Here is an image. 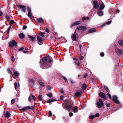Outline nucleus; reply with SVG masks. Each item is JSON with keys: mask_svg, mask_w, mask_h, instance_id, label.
Instances as JSON below:
<instances>
[{"mask_svg": "<svg viewBox=\"0 0 123 123\" xmlns=\"http://www.w3.org/2000/svg\"><path fill=\"white\" fill-rule=\"evenodd\" d=\"M63 78H64V80H65V82H68V80L67 79L64 77L63 76Z\"/></svg>", "mask_w": 123, "mask_h": 123, "instance_id": "de8ad7c7", "label": "nucleus"}, {"mask_svg": "<svg viewBox=\"0 0 123 123\" xmlns=\"http://www.w3.org/2000/svg\"><path fill=\"white\" fill-rule=\"evenodd\" d=\"M14 75L15 76L17 77L19 75V73L15 71L14 72Z\"/></svg>", "mask_w": 123, "mask_h": 123, "instance_id": "c9c22d12", "label": "nucleus"}, {"mask_svg": "<svg viewBox=\"0 0 123 123\" xmlns=\"http://www.w3.org/2000/svg\"><path fill=\"white\" fill-rule=\"evenodd\" d=\"M28 36L31 39V40L32 42H34L35 41L36 39L34 37L30 35H28Z\"/></svg>", "mask_w": 123, "mask_h": 123, "instance_id": "412c9836", "label": "nucleus"}, {"mask_svg": "<svg viewBox=\"0 0 123 123\" xmlns=\"http://www.w3.org/2000/svg\"><path fill=\"white\" fill-rule=\"evenodd\" d=\"M118 43L120 46H123V40H120L119 41Z\"/></svg>", "mask_w": 123, "mask_h": 123, "instance_id": "bb28decb", "label": "nucleus"}, {"mask_svg": "<svg viewBox=\"0 0 123 123\" xmlns=\"http://www.w3.org/2000/svg\"><path fill=\"white\" fill-rule=\"evenodd\" d=\"M11 59L12 62H14L15 60L14 57L13 56H12L11 57Z\"/></svg>", "mask_w": 123, "mask_h": 123, "instance_id": "e433bc0d", "label": "nucleus"}, {"mask_svg": "<svg viewBox=\"0 0 123 123\" xmlns=\"http://www.w3.org/2000/svg\"><path fill=\"white\" fill-rule=\"evenodd\" d=\"M73 105L72 101L67 100L63 104L62 107L65 110L69 111L73 108Z\"/></svg>", "mask_w": 123, "mask_h": 123, "instance_id": "f03ea898", "label": "nucleus"}, {"mask_svg": "<svg viewBox=\"0 0 123 123\" xmlns=\"http://www.w3.org/2000/svg\"><path fill=\"white\" fill-rule=\"evenodd\" d=\"M48 58L47 57H43L40 60L39 63H40L41 62H43V63L40 65V67L42 69L47 68L50 66V64L49 63L47 62Z\"/></svg>", "mask_w": 123, "mask_h": 123, "instance_id": "f257e3e1", "label": "nucleus"}, {"mask_svg": "<svg viewBox=\"0 0 123 123\" xmlns=\"http://www.w3.org/2000/svg\"><path fill=\"white\" fill-rule=\"evenodd\" d=\"M99 102L97 103V105L98 107L99 108H101L104 105V104L102 101L100 99L99 100Z\"/></svg>", "mask_w": 123, "mask_h": 123, "instance_id": "20e7f679", "label": "nucleus"}, {"mask_svg": "<svg viewBox=\"0 0 123 123\" xmlns=\"http://www.w3.org/2000/svg\"><path fill=\"white\" fill-rule=\"evenodd\" d=\"M69 116L70 117H72L73 116V114L72 112H70L69 113Z\"/></svg>", "mask_w": 123, "mask_h": 123, "instance_id": "8fccbe9b", "label": "nucleus"}, {"mask_svg": "<svg viewBox=\"0 0 123 123\" xmlns=\"http://www.w3.org/2000/svg\"><path fill=\"white\" fill-rule=\"evenodd\" d=\"M27 28V26L26 25H24L23 27V30H25Z\"/></svg>", "mask_w": 123, "mask_h": 123, "instance_id": "3c124183", "label": "nucleus"}, {"mask_svg": "<svg viewBox=\"0 0 123 123\" xmlns=\"http://www.w3.org/2000/svg\"><path fill=\"white\" fill-rule=\"evenodd\" d=\"M37 22L38 23H43L44 21L42 18H40L37 19Z\"/></svg>", "mask_w": 123, "mask_h": 123, "instance_id": "aec40b11", "label": "nucleus"}, {"mask_svg": "<svg viewBox=\"0 0 123 123\" xmlns=\"http://www.w3.org/2000/svg\"><path fill=\"white\" fill-rule=\"evenodd\" d=\"M81 23L80 21H78L74 22L71 24V27H72L74 25H78L80 24Z\"/></svg>", "mask_w": 123, "mask_h": 123, "instance_id": "dca6fc26", "label": "nucleus"}, {"mask_svg": "<svg viewBox=\"0 0 123 123\" xmlns=\"http://www.w3.org/2000/svg\"><path fill=\"white\" fill-rule=\"evenodd\" d=\"M74 60H75V61H77L78 60V59L76 58H74Z\"/></svg>", "mask_w": 123, "mask_h": 123, "instance_id": "774afa93", "label": "nucleus"}, {"mask_svg": "<svg viewBox=\"0 0 123 123\" xmlns=\"http://www.w3.org/2000/svg\"><path fill=\"white\" fill-rule=\"evenodd\" d=\"M116 52L118 55H121L123 54V50L117 48L116 49Z\"/></svg>", "mask_w": 123, "mask_h": 123, "instance_id": "423d86ee", "label": "nucleus"}, {"mask_svg": "<svg viewBox=\"0 0 123 123\" xmlns=\"http://www.w3.org/2000/svg\"><path fill=\"white\" fill-rule=\"evenodd\" d=\"M82 87L84 89H86V85L85 84H83L82 85Z\"/></svg>", "mask_w": 123, "mask_h": 123, "instance_id": "72a5a7b5", "label": "nucleus"}, {"mask_svg": "<svg viewBox=\"0 0 123 123\" xmlns=\"http://www.w3.org/2000/svg\"><path fill=\"white\" fill-rule=\"evenodd\" d=\"M78 107L77 106H75L73 108V112L75 113H77L78 111Z\"/></svg>", "mask_w": 123, "mask_h": 123, "instance_id": "a211bd4d", "label": "nucleus"}, {"mask_svg": "<svg viewBox=\"0 0 123 123\" xmlns=\"http://www.w3.org/2000/svg\"><path fill=\"white\" fill-rule=\"evenodd\" d=\"M47 95L48 97H49L50 98L52 96V93L51 92L47 94Z\"/></svg>", "mask_w": 123, "mask_h": 123, "instance_id": "473e14b6", "label": "nucleus"}, {"mask_svg": "<svg viewBox=\"0 0 123 123\" xmlns=\"http://www.w3.org/2000/svg\"><path fill=\"white\" fill-rule=\"evenodd\" d=\"M17 43L14 40H12L9 43V46L10 47H13L14 46H17Z\"/></svg>", "mask_w": 123, "mask_h": 123, "instance_id": "7ed1b4c3", "label": "nucleus"}, {"mask_svg": "<svg viewBox=\"0 0 123 123\" xmlns=\"http://www.w3.org/2000/svg\"><path fill=\"white\" fill-rule=\"evenodd\" d=\"M47 88L48 90H50L52 88V87L50 86H48L47 87Z\"/></svg>", "mask_w": 123, "mask_h": 123, "instance_id": "09e8293b", "label": "nucleus"}, {"mask_svg": "<svg viewBox=\"0 0 123 123\" xmlns=\"http://www.w3.org/2000/svg\"><path fill=\"white\" fill-rule=\"evenodd\" d=\"M118 97L116 95H113L112 96V99L115 103L118 104L120 103V102L118 100Z\"/></svg>", "mask_w": 123, "mask_h": 123, "instance_id": "39448f33", "label": "nucleus"}, {"mask_svg": "<svg viewBox=\"0 0 123 123\" xmlns=\"http://www.w3.org/2000/svg\"><path fill=\"white\" fill-rule=\"evenodd\" d=\"M45 31L46 32L49 33V31L48 28H46L45 29Z\"/></svg>", "mask_w": 123, "mask_h": 123, "instance_id": "6e6d98bb", "label": "nucleus"}, {"mask_svg": "<svg viewBox=\"0 0 123 123\" xmlns=\"http://www.w3.org/2000/svg\"><path fill=\"white\" fill-rule=\"evenodd\" d=\"M86 27L83 26H82L80 27H78L76 28L77 29L80 30H82V31H85L86 30Z\"/></svg>", "mask_w": 123, "mask_h": 123, "instance_id": "9b49d317", "label": "nucleus"}, {"mask_svg": "<svg viewBox=\"0 0 123 123\" xmlns=\"http://www.w3.org/2000/svg\"><path fill=\"white\" fill-rule=\"evenodd\" d=\"M31 96H29V98H28V100L29 101H31Z\"/></svg>", "mask_w": 123, "mask_h": 123, "instance_id": "4d7b16f0", "label": "nucleus"}, {"mask_svg": "<svg viewBox=\"0 0 123 123\" xmlns=\"http://www.w3.org/2000/svg\"><path fill=\"white\" fill-rule=\"evenodd\" d=\"M107 95H108V97H109L111 99V95L109 93H107Z\"/></svg>", "mask_w": 123, "mask_h": 123, "instance_id": "13d9d810", "label": "nucleus"}, {"mask_svg": "<svg viewBox=\"0 0 123 123\" xmlns=\"http://www.w3.org/2000/svg\"><path fill=\"white\" fill-rule=\"evenodd\" d=\"M18 6L21 9V11L24 12H25L26 11L25 7L24 5H19Z\"/></svg>", "mask_w": 123, "mask_h": 123, "instance_id": "4468645a", "label": "nucleus"}, {"mask_svg": "<svg viewBox=\"0 0 123 123\" xmlns=\"http://www.w3.org/2000/svg\"><path fill=\"white\" fill-rule=\"evenodd\" d=\"M17 83H15L14 84V86L15 89L16 90L17 87Z\"/></svg>", "mask_w": 123, "mask_h": 123, "instance_id": "a18cd8bd", "label": "nucleus"}, {"mask_svg": "<svg viewBox=\"0 0 123 123\" xmlns=\"http://www.w3.org/2000/svg\"><path fill=\"white\" fill-rule=\"evenodd\" d=\"M5 116L6 117L9 118L10 117V113L9 112L6 113L4 114Z\"/></svg>", "mask_w": 123, "mask_h": 123, "instance_id": "393cba45", "label": "nucleus"}, {"mask_svg": "<svg viewBox=\"0 0 123 123\" xmlns=\"http://www.w3.org/2000/svg\"><path fill=\"white\" fill-rule=\"evenodd\" d=\"M84 57L83 56H81L80 58V59L81 60H82L84 59Z\"/></svg>", "mask_w": 123, "mask_h": 123, "instance_id": "0e129e2a", "label": "nucleus"}, {"mask_svg": "<svg viewBox=\"0 0 123 123\" xmlns=\"http://www.w3.org/2000/svg\"><path fill=\"white\" fill-rule=\"evenodd\" d=\"M111 22V21H109L108 22H107L106 23L104 24L103 25H102L101 26L102 27H103V26H104L106 24L109 25L110 24Z\"/></svg>", "mask_w": 123, "mask_h": 123, "instance_id": "c85d7f7f", "label": "nucleus"}, {"mask_svg": "<svg viewBox=\"0 0 123 123\" xmlns=\"http://www.w3.org/2000/svg\"><path fill=\"white\" fill-rule=\"evenodd\" d=\"M98 15L99 16H102L104 15L103 12L102 10H98L97 11Z\"/></svg>", "mask_w": 123, "mask_h": 123, "instance_id": "f8f14e48", "label": "nucleus"}, {"mask_svg": "<svg viewBox=\"0 0 123 123\" xmlns=\"http://www.w3.org/2000/svg\"><path fill=\"white\" fill-rule=\"evenodd\" d=\"M38 82L40 84V86L42 87H43L45 86L44 84L42 82L41 80H38Z\"/></svg>", "mask_w": 123, "mask_h": 123, "instance_id": "6ab92c4d", "label": "nucleus"}, {"mask_svg": "<svg viewBox=\"0 0 123 123\" xmlns=\"http://www.w3.org/2000/svg\"><path fill=\"white\" fill-rule=\"evenodd\" d=\"M30 83L32 85H33L34 84V80L32 79L30 80Z\"/></svg>", "mask_w": 123, "mask_h": 123, "instance_id": "4c0bfd02", "label": "nucleus"}, {"mask_svg": "<svg viewBox=\"0 0 123 123\" xmlns=\"http://www.w3.org/2000/svg\"><path fill=\"white\" fill-rule=\"evenodd\" d=\"M86 18H85V17H83V18H82V20L83 21L86 20Z\"/></svg>", "mask_w": 123, "mask_h": 123, "instance_id": "680f3d73", "label": "nucleus"}, {"mask_svg": "<svg viewBox=\"0 0 123 123\" xmlns=\"http://www.w3.org/2000/svg\"><path fill=\"white\" fill-rule=\"evenodd\" d=\"M106 106L108 107H109L110 106V104L109 103L106 104Z\"/></svg>", "mask_w": 123, "mask_h": 123, "instance_id": "bf43d9fd", "label": "nucleus"}, {"mask_svg": "<svg viewBox=\"0 0 123 123\" xmlns=\"http://www.w3.org/2000/svg\"><path fill=\"white\" fill-rule=\"evenodd\" d=\"M7 70L8 72L9 73V74H12V72H11V70L9 68H8V69Z\"/></svg>", "mask_w": 123, "mask_h": 123, "instance_id": "c03bdc74", "label": "nucleus"}, {"mask_svg": "<svg viewBox=\"0 0 123 123\" xmlns=\"http://www.w3.org/2000/svg\"><path fill=\"white\" fill-rule=\"evenodd\" d=\"M99 96L104 99H106V97L105 93L102 92H100L99 94Z\"/></svg>", "mask_w": 123, "mask_h": 123, "instance_id": "9d476101", "label": "nucleus"}, {"mask_svg": "<svg viewBox=\"0 0 123 123\" xmlns=\"http://www.w3.org/2000/svg\"><path fill=\"white\" fill-rule=\"evenodd\" d=\"M104 88L107 92H109L110 91L107 86H104Z\"/></svg>", "mask_w": 123, "mask_h": 123, "instance_id": "c756f323", "label": "nucleus"}, {"mask_svg": "<svg viewBox=\"0 0 123 123\" xmlns=\"http://www.w3.org/2000/svg\"><path fill=\"white\" fill-rule=\"evenodd\" d=\"M59 92L62 93H64V92L62 89H60L59 90Z\"/></svg>", "mask_w": 123, "mask_h": 123, "instance_id": "ea45409f", "label": "nucleus"}, {"mask_svg": "<svg viewBox=\"0 0 123 123\" xmlns=\"http://www.w3.org/2000/svg\"><path fill=\"white\" fill-rule=\"evenodd\" d=\"M37 38L38 44L40 45H42L43 43V42L42 38L39 36H37Z\"/></svg>", "mask_w": 123, "mask_h": 123, "instance_id": "6e6552de", "label": "nucleus"}, {"mask_svg": "<svg viewBox=\"0 0 123 123\" xmlns=\"http://www.w3.org/2000/svg\"><path fill=\"white\" fill-rule=\"evenodd\" d=\"M64 96H61L60 97V98L61 100L63 99Z\"/></svg>", "mask_w": 123, "mask_h": 123, "instance_id": "e2e57ef3", "label": "nucleus"}, {"mask_svg": "<svg viewBox=\"0 0 123 123\" xmlns=\"http://www.w3.org/2000/svg\"><path fill=\"white\" fill-rule=\"evenodd\" d=\"M87 76V74H85V75L84 76V78H86V76Z\"/></svg>", "mask_w": 123, "mask_h": 123, "instance_id": "338daca9", "label": "nucleus"}, {"mask_svg": "<svg viewBox=\"0 0 123 123\" xmlns=\"http://www.w3.org/2000/svg\"><path fill=\"white\" fill-rule=\"evenodd\" d=\"M31 98L32 99H33L34 101H35L36 100V97H35L33 95H31Z\"/></svg>", "mask_w": 123, "mask_h": 123, "instance_id": "58836bf2", "label": "nucleus"}, {"mask_svg": "<svg viewBox=\"0 0 123 123\" xmlns=\"http://www.w3.org/2000/svg\"><path fill=\"white\" fill-rule=\"evenodd\" d=\"M55 101V100L54 99L51 98L50 99L47 101V103H50L51 102H53Z\"/></svg>", "mask_w": 123, "mask_h": 123, "instance_id": "a878e982", "label": "nucleus"}, {"mask_svg": "<svg viewBox=\"0 0 123 123\" xmlns=\"http://www.w3.org/2000/svg\"><path fill=\"white\" fill-rule=\"evenodd\" d=\"M69 80L72 84H73L74 83V82L71 79H69Z\"/></svg>", "mask_w": 123, "mask_h": 123, "instance_id": "79ce46f5", "label": "nucleus"}, {"mask_svg": "<svg viewBox=\"0 0 123 123\" xmlns=\"http://www.w3.org/2000/svg\"><path fill=\"white\" fill-rule=\"evenodd\" d=\"M45 34V33L41 32V34H40V35L42 36V37H44V35Z\"/></svg>", "mask_w": 123, "mask_h": 123, "instance_id": "a19ab883", "label": "nucleus"}, {"mask_svg": "<svg viewBox=\"0 0 123 123\" xmlns=\"http://www.w3.org/2000/svg\"><path fill=\"white\" fill-rule=\"evenodd\" d=\"M15 100L14 99H12L11 101V104L12 105L15 102Z\"/></svg>", "mask_w": 123, "mask_h": 123, "instance_id": "37998d69", "label": "nucleus"}, {"mask_svg": "<svg viewBox=\"0 0 123 123\" xmlns=\"http://www.w3.org/2000/svg\"><path fill=\"white\" fill-rule=\"evenodd\" d=\"M74 63H75L76 65L77 66H79L80 65V63L78 61H75Z\"/></svg>", "mask_w": 123, "mask_h": 123, "instance_id": "cd10ccee", "label": "nucleus"}, {"mask_svg": "<svg viewBox=\"0 0 123 123\" xmlns=\"http://www.w3.org/2000/svg\"><path fill=\"white\" fill-rule=\"evenodd\" d=\"M82 91L81 90H79L75 94L76 96L80 97L81 96V94L82 93Z\"/></svg>", "mask_w": 123, "mask_h": 123, "instance_id": "ddd939ff", "label": "nucleus"}, {"mask_svg": "<svg viewBox=\"0 0 123 123\" xmlns=\"http://www.w3.org/2000/svg\"><path fill=\"white\" fill-rule=\"evenodd\" d=\"M93 3L94 5V8L96 9H97L99 6L98 1L96 0H94Z\"/></svg>", "mask_w": 123, "mask_h": 123, "instance_id": "1a4fd4ad", "label": "nucleus"}, {"mask_svg": "<svg viewBox=\"0 0 123 123\" xmlns=\"http://www.w3.org/2000/svg\"><path fill=\"white\" fill-rule=\"evenodd\" d=\"M24 49V48L23 47H22L20 48V49H19V51H22L23 49Z\"/></svg>", "mask_w": 123, "mask_h": 123, "instance_id": "603ef678", "label": "nucleus"}, {"mask_svg": "<svg viewBox=\"0 0 123 123\" xmlns=\"http://www.w3.org/2000/svg\"><path fill=\"white\" fill-rule=\"evenodd\" d=\"M96 31V30L95 28H91L88 31L89 33H92Z\"/></svg>", "mask_w": 123, "mask_h": 123, "instance_id": "5701e85b", "label": "nucleus"}, {"mask_svg": "<svg viewBox=\"0 0 123 123\" xmlns=\"http://www.w3.org/2000/svg\"><path fill=\"white\" fill-rule=\"evenodd\" d=\"M99 116V115L98 114H96L95 116V117H98Z\"/></svg>", "mask_w": 123, "mask_h": 123, "instance_id": "69168bd1", "label": "nucleus"}, {"mask_svg": "<svg viewBox=\"0 0 123 123\" xmlns=\"http://www.w3.org/2000/svg\"><path fill=\"white\" fill-rule=\"evenodd\" d=\"M72 39L74 41H76L77 39L76 36L74 34H73L72 37Z\"/></svg>", "mask_w": 123, "mask_h": 123, "instance_id": "4be33fe9", "label": "nucleus"}, {"mask_svg": "<svg viewBox=\"0 0 123 123\" xmlns=\"http://www.w3.org/2000/svg\"><path fill=\"white\" fill-rule=\"evenodd\" d=\"M14 23V21L13 20H11L10 22V23L12 24Z\"/></svg>", "mask_w": 123, "mask_h": 123, "instance_id": "49530a36", "label": "nucleus"}, {"mask_svg": "<svg viewBox=\"0 0 123 123\" xmlns=\"http://www.w3.org/2000/svg\"><path fill=\"white\" fill-rule=\"evenodd\" d=\"M38 99L42 101L43 100V99L42 98V95H40L38 97Z\"/></svg>", "mask_w": 123, "mask_h": 123, "instance_id": "2f4dec72", "label": "nucleus"}, {"mask_svg": "<svg viewBox=\"0 0 123 123\" xmlns=\"http://www.w3.org/2000/svg\"><path fill=\"white\" fill-rule=\"evenodd\" d=\"M49 114L50 116H51L52 115V114L51 111H49Z\"/></svg>", "mask_w": 123, "mask_h": 123, "instance_id": "052dcab7", "label": "nucleus"}, {"mask_svg": "<svg viewBox=\"0 0 123 123\" xmlns=\"http://www.w3.org/2000/svg\"><path fill=\"white\" fill-rule=\"evenodd\" d=\"M101 3L100 6V9L101 10H103L105 8V5L104 3L101 1Z\"/></svg>", "mask_w": 123, "mask_h": 123, "instance_id": "f3484780", "label": "nucleus"}, {"mask_svg": "<svg viewBox=\"0 0 123 123\" xmlns=\"http://www.w3.org/2000/svg\"><path fill=\"white\" fill-rule=\"evenodd\" d=\"M95 117V116L94 115H91L89 116V118L92 119H93Z\"/></svg>", "mask_w": 123, "mask_h": 123, "instance_id": "7c9ffc66", "label": "nucleus"}, {"mask_svg": "<svg viewBox=\"0 0 123 123\" xmlns=\"http://www.w3.org/2000/svg\"><path fill=\"white\" fill-rule=\"evenodd\" d=\"M19 38L21 39H23L25 37V35L23 33H21L19 35Z\"/></svg>", "mask_w": 123, "mask_h": 123, "instance_id": "b1692460", "label": "nucleus"}, {"mask_svg": "<svg viewBox=\"0 0 123 123\" xmlns=\"http://www.w3.org/2000/svg\"><path fill=\"white\" fill-rule=\"evenodd\" d=\"M82 44H80L79 45V47L80 48V52L81 51V48L82 47Z\"/></svg>", "mask_w": 123, "mask_h": 123, "instance_id": "864d4df0", "label": "nucleus"}, {"mask_svg": "<svg viewBox=\"0 0 123 123\" xmlns=\"http://www.w3.org/2000/svg\"><path fill=\"white\" fill-rule=\"evenodd\" d=\"M100 55L102 57H103L104 55V53L103 52H101L100 53Z\"/></svg>", "mask_w": 123, "mask_h": 123, "instance_id": "5fc2aeb1", "label": "nucleus"}, {"mask_svg": "<svg viewBox=\"0 0 123 123\" xmlns=\"http://www.w3.org/2000/svg\"><path fill=\"white\" fill-rule=\"evenodd\" d=\"M34 108V107H31L29 106H27V107H25L23 108L22 110L23 111H26L28 110L31 109L32 110Z\"/></svg>", "mask_w": 123, "mask_h": 123, "instance_id": "2eb2a0df", "label": "nucleus"}, {"mask_svg": "<svg viewBox=\"0 0 123 123\" xmlns=\"http://www.w3.org/2000/svg\"><path fill=\"white\" fill-rule=\"evenodd\" d=\"M6 18L7 19V21H9L10 20V18L8 15H6Z\"/></svg>", "mask_w": 123, "mask_h": 123, "instance_id": "f704fd0d", "label": "nucleus"}, {"mask_svg": "<svg viewBox=\"0 0 123 123\" xmlns=\"http://www.w3.org/2000/svg\"><path fill=\"white\" fill-rule=\"evenodd\" d=\"M28 16L30 19H32L33 18V16L31 13V9L29 7H28Z\"/></svg>", "mask_w": 123, "mask_h": 123, "instance_id": "0eeeda50", "label": "nucleus"}]
</instances>
